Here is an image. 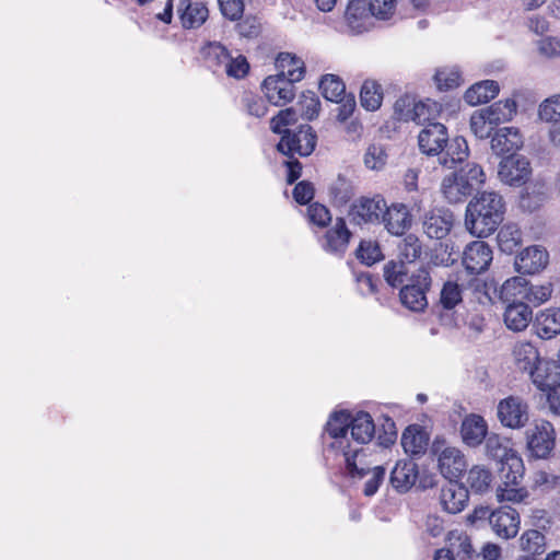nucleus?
<instances>
[{"label":"nucleus","mask_w":560,"mask_h":560,"mask_svg":"<svg viewBox=\"0 0 560 560\" xmlns=\"http://www.w3.org/2000/svg\"><path fill=\"white\" fill-rule=\"evenodd\" d=\"M397 259H392L384 265V280H399L410 275L409 280H431L432 277L442 278L444 275L436 269H446L436 264H418L417 259L422 253L421 242L415 234L406 235L399 246Z\"/></svg>","instance_id":"nucleus-1"},{"label":"nucleus","mask_w":560,"mask_h":560,"mask_svg":"<svg viewBox=\"0 0 560 560\" xmlns=\"http://www.w3.org/2000/svg\"><path fill=\"white\" fill-rule=\"evenodd\" d=\"M505 213L503 197L495 191L477 194L467 205L465 226L477 237H487L502 223Z\"/></svg>","instance_id":"nucleus-2"},{"label":"nucleus","mask_w":560,"mask_h":560,"mask_svg":"<svg viewBox=\"0 0 560 560\" xmlns=\"http://www.w3.org/2000/svg\"><path fill=\"white\" fill-rule=\"evenodd\" d=\"M472 291L474 299L480 304H495L498 302L509 305L510 303L523 302L521 285L532 282H467Z\"/></svg>","instance_id":"nucleus-3"},{"label":"nucleus","mask_w":560,"mask_h":560,"mask_svg":"<svg viewBox=\"0 0 560 560\" xmlns=\"http://www.w3.org/2000/svg\"><path fill=\"white\" fill-rule=\"evenodd\" d=\"M317 136L310 125H301L298 130L284 129L277 144L282 154L293 158L294 154L308 156L316 148Z\"/></svg>","instance_id":"nucleus-4"},{"label":"nucleus","mask_w":560,"mask_h":560,"mask_svg":"<svg viewBox=\"0 0 560 560\" xmlns=\"http://www.w3.org/2000/svg\"><path fill=\"white\" fill-rule=\"evenodd\" d=\"M289 77L269 75L264 80L261 89L270 104L283 106L294 98V83L301 81V71L289 72Z\"/></svg>","instance_id":"nucleus-5"},{"label":"nucleus","mask_w":560,"mask_h":560,"mask_svg":"<svg viewBox=\"0 0 560 560\" xmlns=\"http://www.w3.org/2000/svg\"><path fill=\"white\" fill-rule=\"evenodd\" d=\"M497 416L503 427L521 429L529 420V406L522 397L511 395L499 401Z\"/></svg>","instance_id":"nucleus-6"},{"label":"nucleus","mask_w":560,"mask_h":560,"mask_svg":"<svg viewBox=\"0 0 560 560\" xmlns=\"http://www.w3.org/2000/svg\"><path fill=\"white\" fill-rule=\"evenodd\" d=\"M385 209L386 201L381 196L373 198L361 197L351 205L348 218L355 225L381 224Z\"/></svg>","instance_id":"nucleus-7"},{"label":"nucleus","mask_w":560,"mask_h":560,"mask_svg":"<svg viewBox=\"0 0 560 560\" xmlns=\"http://www.w3.org/2000/svg\"><path fill=\"white\" fill-rule=\"evenodd\" d=\"M527 446L536 458H547L555 448L556 433L552 423L546 420L536 421L526 432Z\"/></svg>","instance_id":"nucleus-8"},{"label":"nucleus","mask_w":560,"mask_h":560,"mask_svg":"<svg viewBox=\"0 0 560 560\" xmlns=\"http://www.w3.org/2000/svg\"><path fill=\"white\" fill-rule=\"evenodd\" d=\"M532 174L529 161L517 154L503 159L499 164L498 175L506 185L521 186L527 182Z\"/></svg>","instance_id":"nucleus-9"},{"label":"nucleus","mask_w":560,"mask_h":560,"mask_svg":"<svg viewBox=\"0 0 560 560\" xmlns=\"http://www.w3.org/2000/svg\"><path fill=\"white\" fill-rule=\"evenodd\" d=\"M492 259V249L483 241L471 242L463 253V265L470 275H481L488 270Z\"/></svg>","instance_id":"nucleus-10"},{"label":"nucleus","mask_w":560,"mask_h":560,"mask_svg":"<svg viewBox=\"0 0 560 560\" xmlns=\"http://www.w3.org/2000/svg\"><path fill=\"white\" fill-rule=\"evenodd\" d=\"M549 262L546 248L534 245L526 247L515 258L514 268L521 275L535 276L544 270Z\"/></svg>","instance_id":"nucleus-11"},{"label":"nucleus","mask_w":560,"mask_h":560,"mask_svg":"<svg viewBox=\"0 0 560 560\" xmlns=\"http://www.w3.org/2000/svg\"><path fill=\"white\" fill-rule=\"evenodd\" d=\"M447 141V129L440 122H429L418 136L419 149L427 155L442 153Z\"/></svg>","instance_id":"nucleus-12"},{"label":"nucleus","mask_w":560,"mask_h":560,"mask_svg":"<svg viewBox=\"0 0 560 560\" xmlns=\"http://www.w3.org/2000/svg\"><path fill=\"white\" fill-rule=\"evenodd\" d=\"M454 225L452 211L445 208H436L427 212L422 220V230L428 237L442 240L451 232Z\"/></svg>","instance_id":"nucleus-13"},{"label":"nucleus","mask_w":560,"mask_h":560,"mask_svg":"<svg viewBox=\"0 0 560 560\" xmlns=\"http://www.w3.org/2000/svg\"><path fill=\"white\" fill-rule=\"evenodd\" d=\"M350 417L351 413L347 411H338L332 413L327 421L325 432L332 439V442L329 444L331 450H337L341 453L352 445L348 435Z\"/></svg>","instance_id":"nucleus-14"},{"label":"nucleus","mask_w":560,"mask_h":560,"mask_svg":"<svg viewBox=\"0 0 560 560\" xmlns=\"http://www.w3.org/2000/svg\"><path fill=\"white\" fill-rule=\"evenodd\" d=\"M433 450L439 453L440 472L450 481L458 479L466 468V459L463 453L454 446H446L440 452L436 443L433 444Z\"/></svg>","instance_id":"nucleus-15"},{"label":"nucleus","mask_w":560,"mask_h":560,"mask_svg":"<svg viewBox=\"0 0 560 560\" xmlns=\"http://www.w3.org/2000/svg\"><path fill=\"white\" fill-rule=\"evenodd\" d=\"M520 514L510 506H502L492 512L490 526L493 533L502 539L515 537L520 530Z\"/></svg>","instance_id":"nucleus-16"},{"label":"nucleus","mask_w":560,"mask_h":560,"mask_svg":"<svg viewBox=\"0 0 560 560\" xmlns=\"http://www.w3.org/2000/svg\"><path fill=\"white\" fill-rule=\"evenodd\" d=\"M372 10L366 0H351L345 11V21L348 32L361 34L369 30L372 21Z\"/></svg>","instance_id":"nucleus-17"},{"label":"nucleus","mask_w":560,"mask_h":560,"mask_svg":"<svg viewBox=\"0 0 560 560\" xmlns=\"http://www.w3.org/2000/svg\"><path fill=\"white\" fill-rule=\"evenodd\" d=\"M529 375L533 384L546 394L560 385V365L555 361L541 359Z\"/></svg>","instance_id":"nucleus-18"},{"label":"nucleus","mask_w":560,"mask_h":560,"mask_svg":"<svg viewBox=\"0 0 560 560\" xmlns=\"http://www.w3.org/2000/svg\"><path fill=\"white\" fill-rule=\"evenodd\" d=\"M350 237L351 232L348 230L345 219L337 218L335 224L326 231L322 247L327 253L341 256L348 248Z\"/></svg>","instance_id":"nucleus-19"},{"label":"nucleus","mask_w":560,"mask_h":560,"mask_svg":"<svg viewBox=\"0 0 560 560\" xmlns=\"http://www.w3.org/2000/svg\"><path fill=\"white\" fill-rule=\"evenodd\" d=\"M349 432L352 447L369 444L375 434V424L370 413L359 411L354 416L351 415Z\"/></svg>","instance_id":"nucleus-20"},{"label":"nucleus","mask_w":560,"mask_h":560,"mask_svg":"<svg viewBox=\"0 0 560 560\" xmlns=\"http://www.w3.org/2000/svg\"><path fill=\"white\" fill-rule=\"evenodd\" d=\"M381 223L393 235L400 236L411 226V214L404 203L386 205Z\"/></svg>","instance_id":"nucleus-21"},{"label":"nucleus","mask_w":560,"mask_h":560,"mask_svg":"<svg viewBox=\"0 0 560 560\" xmlns=\"http://www.w3.org/2000/svg\"><path fill=\"white\" fill-rule=\"evenodd\" d=\"M533 329L542 340H550L560 335V307L539 311L534 317Z\"/></svg>","instance_id":"nucleus-22"},{"label":"nucleus","mask_w":560,"mask_h":560,"mask_svg":"<svg viewBox=\"0 0 560 560\" xmlns=\"http://www.w3.org/2000/svg\"><path fill=\"white\" fill-rule=\"evenodd\" d=\"M469 500L468 489L457 482L450 481L441 488L440 503L451 514L462 512Z\"/></svg>","instance_id":"nucleus-23"},{"label":"nucleus","mask_w":560,"mask_h":560,"mask_svg":"<svg viewBox=\"0 0 560 560\" xmlns=\"http://www.w3.org/2000/svg\"><path fill=\"white\" fill-rule=\"evenodd\" d=\"M418 465L412 459L398 460L390 472V485L400 492H408L418 479Z\"/></svg>","instance_id":"nucleus-24"},{"label":"nucleus","mask_w":560,"mask_h":560,"mask_svg":"<svg viewBox=\"0 0 560 560\" xmlns=\"http://www.w3.org/2000/svg\"><path fill=\"white\" fill-rule=\"evenodd\" d=\"M523 145V137L518 129L503 127L497 130L491 139V150L497 155L514 154Z\"/></svg>","instance_id":"nucleus-25"},{"label":"nucleus","mask_w":560,"mask_h":560,"mask_svg":"<svg viewBox=\"0 0 560 560\" xmlns=\"http://www.w3.org/2000/svg\"><path fill=\"white\" fill-rule=\"evenodd\" d=\"M177 14L184 28H197L206 22L209 11L202 2L179 0Z\"/></svg>","instance_id":"nucleus-26"},{"label":"nucleus","mask_w":560,"mask_h":560,"mask_svg":"<svg viewBox=\"0 0 560 560\" xmlns=\"http://www.w3.org/2000/svg\"><path fill=\"white\" fill-rule=\"evenodd\" d=\"M368 450L369 448L364 446L352 447L351 445L341 452L345 457L347 470L351 477L363 478L373 469L366 453Z\"/></svg>","instance_id":"nucleus-27"},{"label":"nucleus","mask_w":560,"mask_h":560,"mask_svg":"<svg viewBox=\"0 0 560 560\" xmlns=\"http://www.w3.org/2000/svg\"><path fill=\"white\" fill-rule=\"evenodd\" d=\"M503 320L510 330L520 332L533 323V311L525 302L510 303L503 313Z\"/></svg>","instance_id":"nucleus-28"},{"label":"nucleus","mask_w":560,"mask_h":560,"mask_svg":"<svg viewBox=\"0 0 560 560\" xmlns=\"http://www.w3.org/2000/svg\"><path fill=\"white\" fill-rule=\"evenodd\" d=\"M430 282H412L399 291L401 304L412 312H422L428 306L425 292Z\"/></svg>","instance_id":"nucleus-29"},{"label":"nucleus","mask_w":560,"mask_h":560,"mask_svg":"<svg viewBox=\"0 0 560 560\" xmlns=\"http://www.w3.org/2000/svg\"><path fill=\"white\" fill-rule=\"evenodd\" d=\"M487 431L488 427L485 419L478 415H469L462 422V439L468 446L480 445L487 438Z\"/></svg>","instance_id":"nucleus-30"},{"label":"nucleus","mask_w":560,"mask_h":560,"mask_svg":"<svg viewBox=\"0 0 560 560\" xmlns=\"http://www.w3.org/2000/svg\"><path fill=\"white\" fill-rule=\"evenodd\" d=\"M516 366L524 372H530L541 360L539 351L530 341H517L512 350Z\"/></svg>","instance_id":"nucleus-31"},{"label":"nucleus","mask_w":560,"mask_h":560,"mask_svg":"<svg viewBox=\"0 0 560 560\" xmlns=\"http://www.w3.org/2000/svg\"><path fill=\"white\" fill-rule=\"evenodd\" d=\"M202 57L207 67L213 73H223V70L229 61L231 54L219 42H210L201 49Z\"/></svg>","instance_id":"nucleus-32"},{"label":"nucleus","mask_w":560,"mask_h":560,"mask_svg":"<svg viewBox=\"0 0 560 560\" xmlns=\"http://www.w3.org/2000/svg\"><path fill=\"white\" fill-rule=\"evenodd\" d=\"M429 438L419 425H409L401 435V445L409 455H421L427 451Z\"/></svg>","instance_id":"nucleus-33"},{"label":"nucleus","mask_w":560,"mask_h":560,"mask_svg":"<svg viewBox=\"0 0 560 560\" xmlns=\"http://www.w3.org/2000/svg\"><path fill=\"white\" fill-rule=\"evenodd\" d=\"M499 91L500 88L497 81L485 80L470 86L465 92L464 98L469 105L476 106L488 103L498 95Z\"/></svg>","instance_id":"nucleus-34"},{"label":"nucleus","mask_w":560,"mask_h":560,"mask_svg":"<svg viewBox=\"0 0 560 560\" xmlns=\"http://www.w3.org/2000/svg\"><path fill=\"white\" fill-rule=\"evenodd\" d=\"M499 477L501 482L506 485L520 486L524 477V464L516 454L498 463Z\"/></svg>","instance_id":"nucleus-35"},{"label":"nucleus","mask_w":560,"mask_h":560,"mask_svg":"<svg viewBox=\"0 0 560 560\" xmlns=\"http://www.w3.org/2000/svg\"><path fill=\"white\" fill-rule=\"evenodd\" d=\"M442 191L451 203L462 202L474 192L471 190V184L464 182L456 173L443 179Z\"/></svg>","instance_id":"nucleus-36"},{"label":"nucleus","mask_w":560,"mask_h":560,"mask_svg":"<svg viewBox=\"0 0 560 560\" xmlns=\"http://www.w3.org/2000/svg\"><path fill=\"white\" fill-rule=\"evenodd\" d=\"M516 102L514 100L506 98L505 101L495 102L481 110L495 127L502 122L510 121L516 114Z\"/></svg>","instance_id":"nucleus-37"},{"label":"nucleus","mask_w":560,"mask_h":560,"mask_svg":"<svg viewBox=\"0 0 560 560\" xmlns=\"http://www.w3.org/2000/svg\"><path fill=\"white\" fill-rule=\"evenodd\" d=\"M445 155L442 159V164L448 168L454 167L457 163H463L469 155L467 141L463 137H456L451 142L447 141Z\"/></svg>","instance_id":"nucleus-38"},{"label":"nucleus","mask_w":560,"mask_h":560,"mask_svg":"<svg viewBox=\"0 0 560 560\" xmlns=\"http://www.w3.org/2000/svg\"><path fill=\"white\" fill-rule=\"evenodd\" d=\"M497 240L503 253L512 254L522 244V231L516 224L508 223L500 229Z\"/></svg>","instance_id":"nucleus-39"},{"label":"nucleus","mask_w":560,"mask_h":560,"mask_svg":"<svg viewBox=\"0 0 560 560\" xmlns=\"http://www.w3.org/2000/svg\"><path fill=\"white\" fill-rule=\"evenodd\" d=\"M383 101V89L374 80H365L360 92L361 105L366 110H376L381 107Z\"/></svg>","instance_id":"nucleus-40"},{"label":"nucleus","mask_w":560,"mask_h":560,"mask_svg":"<svg viewBox=\"0 0 560 560\" xmlns=\"http://www.w3.org/2000/svg\"><path fill=\"white\" fill-rule=\"evenodd\" d=\"M521 293H523V302L540 305L548 301L552 293L551 282L534 283L521 285Z\"/></svg>","instance_id":"nucleus-41"},{"label":"nucleus","mask_w":560,"mask_h":560,"mask_svg":"<svg viewBox=\"0 0 560 560\" xmlns=\"http://www.w3.org/2000/svg\"><path fill=\"white\" fill-rule=\"evenodd\" d=\"M492 482V474L485 466L476 465L468 471L466 483L475 493L488 491Z\"/></svg>","instance_id":"nucleus-42"},{"label":"nucleus","mask_w":560,"mask_h":560,"mask_svg":"<svg viewBox=\"0 0 560 560\" xmlns=\"http://www.w3.org/2000/svg\"><path fill=\"white\" fill-rule=\"evenodd\" d=\"M319 89L323 96L330 102H338L346 95V84L340 77L336 74H325L320 79Z\"/></svg>","instance_id":"nucleus-43"},{"label":"nucleus","mask_w":560,"mask_h":560,"mask_svg":"<svg viewBox=\"0 0 560 560\" xmlns=\"http://www.w3.org/2000/svg\"><path fill=\"white\" fill-rule=\"evenodd\" d=\"M486 453L487 455L497 460L498 463L514 455L515 452L510 447L509 441L501 439L497 434H491L486 439Z\"/></svg>","instance_id":"nucleus-44"},{"label":"nucleus","mask_w":560,"mask_h":560,"mask_svg":"<svg viewBox=\"0 0 560 560\" xmlns=\"http://www.w3.org/2000/svg\"><path fill=\"white\" fill-rule=\"evenodd\" d=\"M520 547L527 553L541 555L546 548V538L540 532L528 529L521 535Z\"/></svg>","instance_id":"nucleus-45"},{"label":"nucleus","mask_w":560,"mask_h":560,"mask_svg":"<svg viewBox=\"0 0 560 560\" xmlns=\"http://www.w3.org/2000/svg\"><path fill=\"white\" fill-rule=\"evenodd\" d=\"M458 175L467 184H471V190H477L486 180V174L482 167L475 162H467L457 172Z\"/></svg>","instance_id":"nucleus-46"},{"label":"nucleus","mask_w":560,"mask_h":560,"mask_svg":"<svg viewBox=\"0 0 560 560\" xmlns=\"http://www.w3.org/2000/svg\"><path fill=\"white\" fill-rule=\"evenodd\" d=\"M464 289L458 282H444L440 293V305L444 310H453L463 301Z\"/></svg>","instance_id":"nucleus-47"},{"label":"nucleus","mask_w":560,"mask_h":560,"mask_svg":"<svg viewBox=\"0 0 560 560\" xmlns=\"http://www.w3.org/2000/svg\"><path fill=\"white\" fill-rule=\"evenodd\" d=\"M277 67L280 69L278 77L290 78L289 72L301 71V80L305 74L304 62L290 52H280L277 58Z\"/></svg>","instance_id":"nucleus-48"},{"label":"nucleus","mask_w":560,"mask_h":560,"mask_svg":"<svg viewBox=\"0 0 560 560\" xmlns=\"http://www.w3.org/2000/svg\"><path fill=\"white\" fill-rule=\"evenodd\" d=\"M298 105L300 107L301 115L304 119L313 120L314 118H316L318 116L319 108H320V101L314 92H312V91L303 92Z\"/></svg>","instance_id":"nucleus-49"},{"label":"nucleus","mask_w":560,"mask_h":560,"mask_svg":"<svg viewBox=\"0 0 560 560\" xmlns=\"http://www.w3.org/2000/svg\"><path fill=\"white\" fill-rule=\"evenodd\" d=\"M330 196L338 206L346 205L353 196V189L346 177L339 175L329 188Z\"/></svg>","instance_id":"nucleus-50"},{"label":"nucleus","mask_w":560,"mask_h":560,"mask_svg":"<svg viewBox=\"0 0 560 560\" xmlns=\"http://www.w3.org/2000/svg\"><path fill=\"white\" fill-rule=\"evenodd\" d=\"M357 258L361 262L371 266L383 258L380 245L373 241H361L357 248Z\"/></svg>","instance_id":"nucleus-51"},{"label":"nucleus","mask_w":560,"mask_h":560,"mask_svg":"<svg viewBox=\"0 0 560 560\" xmlns=\"http://www.w3.org/2000/svg\"><path fill=\"white\" fill-rule=\"evenodd\" d=\"M527 495V490L521 486L499 483L497 488V499L500 502L509 501L518 503L522 502Z\"/></svg>","instance_id":"nucleus-52"},{"label":"nucleus","mask_w":560,"mask_h":560,"mask_svg":"<svg viewBox=\"0 0 560 560\" xmlns=\"http://www.w3.org/2000/svg\"><path fill=\"white\" fill-rule=\"evenodd\" d=\"M242 105L248 115L257 118L264 117L268 110L264 98L252 92H245L243 94Z\"/></svg>","instance_id":"nucleus-53"},{"label":"nucleus","mask_w":560,"mask_h":560,"mask_svg":"<svg viewBox=\"0 0 560 560\" xmlns=\"http://www.w3.org/2000/svg\"><path fill=\"white\" fill-rule=\"evenodd\" d=\"M541 120L548 122L560 121V94L545 100L538 110Z\"/></svg>","instance_id":"nucleus-54"},{"label":"nucleus","mask_w":560,"mask_h":560,"mask_svg":"<svg viewBox=\"0 0 560 560\" xmlns=\"http://www.w3.org/2000/svg\"><path fill=\"white\" fill-rule=\"evenodd\" d=\"M470 129L472 133L479 139H486L490 137L494 126L483 115L482 110L476 112L470 117Z\"/></svg>","instance_id":"nucleus-55"},{"label":"nucleus","mask_w":560,"mask_h":560,"mask_svg":"<svg viewBox=\"0 0 560 560\" xmlns=\"http://www.w3.org/2000/svg\"><path fill=\"white\" fill-rule=\"evenodd\" d=\"M249 71V63L243 55L236 57L230 56L229 61L223 70L230 78L243 79Z\"/></svg>","instance_id":"nucleus-56"},{"label":"nucleus","mask_w":560,"mask_h":560,"mask_svg":"<svg viewBox=\"0 0 560 560\" xmlns=\"http://www.w3.org/2000/svg\"><path fill=\"white\" fill-rule=\"evenodd\" d=\"M240 36L245 38H256L260 35L262 24L257 16L248 15L236 25Z\"/></svg>","instance_id":"nucleus-57"},{"label":"nucleus","mask_w":560,"mask_h":560,"mask_svg":"<svg viewBox=\"0 0 560 560\" xmlns=\"http://www.w3.org/2000/svg\"><path fill=\"white\" fill-rule=\"evenodd\" d=\"M434 79L439 90H451L460 84V73L455 68L439 70Z\"/></svg>","instance_id":"nucleus-58"},{"label":"nucleus","mask_w":560,"mask_h":560,"mask_svg":"<svg viewBox=\"0 0 560 560\" xmlns=\"http://www.w3.org/2000/svg\"><path fill=\"white\" fill-rule=\"evenodd\" d=\"M298 119L296 110L294 108H285L278 113L270 121V128L276 133H282V127L295 122Z\"/></svg>","instance_id":"nucleus-59"},{"label":"nucleus","mask_w":560,"mask_h":560,"mask_svg":"<svg viewBox=\"0 0 560 560\" xmlns=\"http://www.w3.org/2000/svg\"><path fill=\"white\" fill-rule=\"evenodd\" d=\"M220 11L226 19L235 21L244 12L245 0H218Z\"/></svg>","instance_id":"nucleus-60"},{"label":"nucleus","mask_w":560,"mask_h":560,"mask_svg":"<svg viewBox=\"0 0 560 560\" xmlns=\"http://www.w3.org/2000/svg\"><path fill=\"white\" fill-rule=\"evenodd\" d=\"M368 4L374 16L381 20H387L395 11L396 0H370Z\"/></svg>","instance_id":"nucleus-61"},{"label":"nucleus","mask_w":560,"mask_h":560,"mask_svg":"<svg viewBox=\"0 0 560 560\" xmlns=\"http://www.w3.org/2000/svg\"><path fill=\"white\" fill-rule=\"evenodd\" d=\"M307 215L312 223L318 226H326L331 221L329 210L320 203H312L307 208Z\"/></svg>","instance_id":"nucleus-62"},{"label":"nucleus","mask_w":560,"mask_h":560,"mask_svg":"<svg viewBox=\"0 0 560 560\" xmlns=\"http://www.w3.org/2000/svg\"><path fill=\"white\" fill-rule=\"evenodd\" d=\"M370 474L372 476L369 480H366L363 489V493L366 497H372L377 492L385 477V468L383 466H374Z\"/></svg>","instance_id":"nucleus-63"},{"label":"nucleus","mask_w":560,"mask_h":560,"mask_svg":"<svg viewBox=\"0 0 560 560\" xmlns=\"http://www.w3.org/2000/svg\"><path fill=\"white\" fill-rule=\"evenodd\" d=\"M537 45L539 54L546 58L560 56V40L556 37H544Z\"/></svg>","instance_id":"nucleus-64"}]
</instances>
